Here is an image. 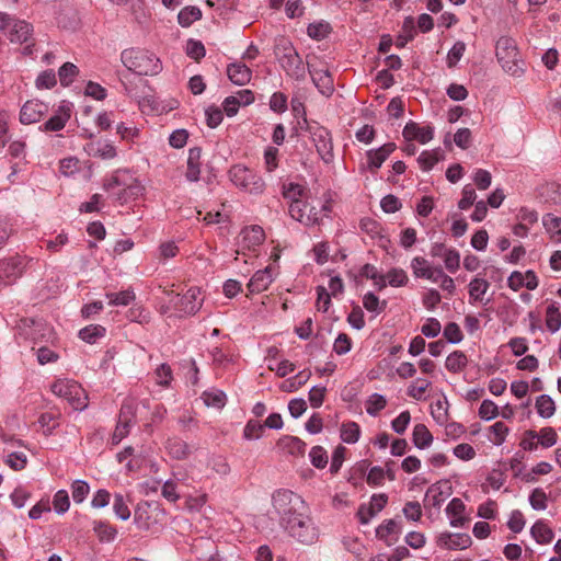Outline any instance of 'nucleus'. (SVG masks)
Wrapping results in <instances>:
<instances>
[{
  "label": "nucleus",
  "instance_id": "nucleus-29",
  "mask_svg": "<svg viewBox=\"0 0 561 561\" xmlns=\"http://www.w3.org/2000/svg\"><path fill=\"white\" fill-rule=\"evenodd\" d=\"M202 16V10L198 7L187 5L180 10L178 14V23L182 27H190L194 22L199 21Z\"/></svg>",
  "mask_w": 561,
  "mask_h": 561
},
{
  "label": "nucleus",
  "instance_id": "nucleus-22",
  "mask_svg": "<svg viewBox=\"0 0 561 561\" xmlns=\"http://www.w3.org/2000/svg\"><path fill=\"white\" fill-rule=\"evenodd\" d=\"M411 268L413 271V275L416 278L436 280L435 275L437 274L440 267H433L426 259L422 256H415L411 261Z\"/></svg>",
  "mask_w": 561,
  "mask_h": 561
},
{
  "label": "nucleus",
  "instance_id": "nucleus-33",
  "mask_svg": "<svg viewBox=\"0 0 561 561\" xmlns=\"http://www.w3.org/2000/svg\"><path fill=\"white\" fill-rule=\"evenodd\" d=\"M468 364V358L466 354L461 351H455L449 354L446 358L445 366L446 369L450 373H460L465 369Z\"/></svg>",
  "mask_w": 561,
  "mask_h": 561
},
{
  "label": "nucleus",
  "instance_id": "nucleus-12",
  "mask_svg": "<svg viewBox=\"0 0 561 561\" xmlns=\"http://www.w3.org/2000/svg\"><path fill=\"white\" fill-rule=\"evenodd\" d=\"M397 146L394 142H387L379 147L378 149L368 150L366 152L367 158V170L376 174L380 169L382 163L388 159V157L396 150Z\"/></svg>",
  "mask_w": 561,
  "mask_h": 561
},
{
  "label": "nucleus",
  "instance_id": "nucleus-27",
  "mask_svg": "<svg viewBox=\"0 0 561 561\" xmlns=\"http://www.w3.org/2000/svg\"><path fill=\"white\" fill-rule=\"evenodd\" d=\"M201 157L202 150L199 148L195 147L188 150L187 169L185 172V176L191 182H196L199 180L202 164Z\"/></svg>",
  "mask_w": 561,
  "mask_h": 561
},
{
  "label": "nucleus",
  "instance_id": "nucleus-16",
  "mask_svg": "<svg viewBox=\"0 0 561 561\" xmlns=\"http://www.w3.org/2000/svg\"><path fill=\"white\" fill-rule=\"evenodd\" d=\"M199 296L201 291L198 288H190L181 298H179L175 306L187 314H194L202 306L203 299Z\"/></svg>",
  "mask_w": 561,
  "mask_h": 561
},
{
  "label": "nucleus",
  "instance_id": "nucleus-18",
  "mask_svg": "<svg viewBox=\"0 0 561 561\" xmlns=\"http://www.w3.org/2000/svg\"><path fill=\"white\" fill-rule=\"evenodd\" d=\"M121 184H125V182H123L119 176H114L112 181L106 185V187L112 188L114 186H119ZM142 191L144 186L139 183V181L131 179V182L128 184L126 183V187L118 195V199L122 201V203H125L128 199H135L142 194Z\"/></svg>",
  "mask_w": 561,
  "mask_h": 561
},
{
  "label": "nucleus",
  "instance_id": "nucleus-61",
  "mask_svg": "<svg viewBox=\"0 0 561 561\" xmlns=\"http://www.w3.org/2000/svg\"><path fill=\"white\" fill-rule=\"evenodd\" d=\"M465 50L466 44L463 42L458 41L454 44V46L451 47L447 55V65L449 68H453L457 65V62L463 56Z\"/></svg>",
  "mask_w": 561,
  "mask_h": 561
},
{
  "label": "nucleus",
  "instance_id": "nucleus-31",
  "mask_svg": "<svg viewBox=\"0 0 561 561\" xmlns=\"http://www.w3.org/2000/svg\"><path fill=\"white\" fill-rule=\"evenodd\" d=\"M284 423H247L243 430V436L245 439H257L263 435L264 427L280 430Z\"/></svg>",
  "mask_w": 561,
  "mask_h": 561
},
{
  "label": "nucleus",
  "instance_id": "nucleus-53",
  "mask_svg": "<svg viewBox=\"0 0 561 561\" xmlns=\"http://www.w3.org/2000/svg\"><path fill=\"white\" fill-rule=\"evenodd\" d=\"M359 437V427L357 423H342L341 438L343 442L352 444Z\"/></svg>",
  "mask_w": 561,
  "mask_h": 561
},
{
  "label": "nucleus",
  "instance_id": "nucleus-60",
  "mask_svg": "<svg viewBox=\"0 0 561 561\" xmlns=\"http://www.w3.org/2000/svg\"><path fill=\"white\" fill-rule=\"evenodd\" d=\"M407 519L419 522L422 517V506L416 501L407 502L402 510Z\"/></svg>",
  "mask_w": 561,
  "mask_h": 561
},
{
  "label": "nucleus",
  "instance_id": "nucleus-11",
  "mask_svg": "<svg viewBox=\"0 0 561 561\" xmlns=\"http://www.w3.org/2000/svg\"><path fill=\"white\" fill-rule=\"evenodd\" d=\"M472 539L468 534L440 533L436 537V545L447 550H463L471 546Z\"/></svg>",
  "mask_w": 561,
  "mask_h": 561
},
{
  "label": "nucleus",
  "instance_id": "nucleus-24",
  "mask_svg": "<svg viewBox=\"0 0 561 561\" xmlns=\"http://www.w3.org/2000/svg\"><path fill=\"white\" fill-rule=\"evenodd\" d=\"M227 75L234 84L244 85L250 82L252 71L242 62H233L227 67Z\"/></svg>",
  "mask_w": 561,
  "mask_h": 561
},
{
  "label": "nucleus",
  "instance_id": "nucleus-30",
  "mask_svg": "<svg viewBox=\"0 0 561 561\" xmlns=\"http://www.w3.org/2000/svg\"><path fill=\"white\" fill-rule=\"evenodd\" d=\"M432 382L425 378H416L407 389V394L415 400H424Z\"/></svg>",
  "mask_w": 561,
  "mask_h": 561
},
{
  "label": "nucleus",
  "instance_id": "nucleus-20",
  "mask_svg": "<svg viewBox=\"0 0 561 561\" xmlns=\"http://www.w3.org/2000/svg\"><path fill=\"white\" fill-rule=\"evenodd\" d=\"M309 73L319 91L329 96L334 91L333 79L327 69H312L309 68Z\"/></svg>",
  "mask_w": 561,
  "mask_h": 561
},
{
  "label": "nucleus",
  "instance_id": "nucleus-2",
  "mask_svg": "<svg viewBox=\"0 0 561 561\" xmlns=\"http://www.w3.org/2000/svg\"><path fill=\"white\" fill-rule=\"evenodd\" d=\"M274 54L287 76L296 80L305 79L306 70L302 59L287 37L279 36L275 39Z\"/></svg>",
  "mask_w": 561,
  "mask_h": 561
},
{
  "label": "nucleus",
  "instance_id": "nucleus-32",
  "mask_svg": "<svg viewBox=\"0 0 561 561\" xmlns=\"http://www.w3.org/2000/svg\"><path fill=\"white\" fill-rule=\"evenodd\" d=\"M400 533L399 524L393 519H388L376 529L378 538L386 540L388 543L397 540L396 537Z\"/></svg>",
  "mask_w": 561,
  "mask_h": 561
},
{
  "label": "nucleus",
  "instance_id": "nucleus-14",
  "mask_svg": "<svg viewBox=\"0 0 561 561\" xmlns=\"http://www.w3.org/2000/svg\"><path fill=\"white\" fill-rule=\"evenodd\" d=\"M23 263L18 256L0 261V283L10 284L22 275Z\"/></svg>",
  "mask_w": 561,
  "mask_h": 561
},
{
  "label": "nucleus",
  "instance_id": "nucleus-36",
  "mask_svg": "<svg viewBox=\"0 0 561 561\" xmlns=\"http://www.w3.org/2000/svg\"><path fill=\"white\" fill-rule=\"evenodd\" d=\"M531 535L538 543L546 545L553 539V531L543 522L539 520L531 527Z\"/></svg>",
  "mask_w": 561,
  "mask_h": 561
},
{
  "label": "nucleus",
  "instance_id": "nucleus-58",
  "mask_svg": "<svg viewBox=\"0 0 561 561\" xmlns=\"http://www.w3.org/2000/svg\"><path fill=\"white\" fill-rule=\"evenodd\" d=\"M489 430V439L495 445H501L508 433L505 423H494Z\"/></svg>",
  "mask_w": 561,
  "mask_h": 561
},
{
  "label": "nucleus",
  "instance_id": "nucleus-46",
  "mask_svg": "<svg viewBox=\"0 0 561 561\" xmlns=\"http://www.w3.org/2000/svg\"><path fill=\"white\" fill-rule=\"evenodd\" d=\"M105 334V328H103L102 325H94V324H91V325H88L83 329L80 330L79 332V336L80 339H82L83 341L88 342V343H94L96 341V339L103 336Z\"/></svg>",
  "mask_w": 561,
  "mask_h": 561
},
{
  "label": "nucleus",
  "instance_id": "nucleus-37",
  "mask_svg": "<svg viewBox=\"0 0 561 561\" xmlns=\"http://www.w3.org/2000/svg\"><path fill=\"white\" fill-rule=\"evenodd\" d=\"M202 399L204 400V403L207 407H211V408H215L218 410L222 409L227 401V397H226L225 392L221 390H217V389H214L210 391H205L202 394Z\"/></svg>",
  "mask_w": 561,
  "mask_h": 561
},
{
  "label": "nucleus",
  "instance_id": "nucleus-42",
  "mask_svg": "<svg viewBox=\"0 0 561 561\" xmlns=\"http://www.w3.org/2000/svg\"><path fill=\"white\" fill-rule=\"evenodd\" d=\"M106 297L112 306H128L135 300L136 295L131 289H127L119 293H108Z\"/></svg>",
  "mask_w": 561,
  "mask_h": 561
},
{
  "label": "nucleus",
  "instance_id": "nucleus-6",
  "mask_svg": "<svg viewBox=\"0 0 561 561\" xmlns=\"http://www.w3.org/2000/svg\"><path fill=\"white\" fill-rule=\"evenodd\" d=\"M194 468L206 479L216 476H226L230 471V467L225 457L219 455L202 454L196 458Z\"/></svg>",
  "mask_w": 561,
  "mask_h": 561
},
{
  "label": "nucleus",
  "instance_id": "nucleus-34",
  "mask_svg": "<svg viewBox=\"0 0 561 561\" xmlns=\"http://www.w3.org/2000/svg\"><path fill=\"white\" fill-rule=\"evenodd\" d=\"M165 448L169 455L175 459H184L190 454L187 444L180 438L168 439Z\"/></svg>",
  "mask_w": 561,
  "mask_h": 561
},
{
  "label": "nucleus",
  "instance_id": "nucleus-48",
  "mask_svg": "<svg viewBox=\"0 0 561 561\" xmlns=\"http://www.w3.org/2000/svg\"><path fill=\"white\" fill-rule=\"evenodd\" d=\"M388 284L392 287L405 286L409 282V277L402 268H391L386 274Z\"/></svg>",
  "mask_w": 561,
  "mask_h": 561
},
{
  "label": "nucleus",
  "instance_id": "nucleus-15",
  "mask_svg": "<svg viewBox=\"0 0 561 561\" xmlns=\"http://www.w3.org/2000/svg\"><path fill=\"white\" fill-rule=\"evenodd\" d=\"M450 495L448 482H437L432 484L425 493V502L435 508H439L443 502Z\"/></svg>",
  "mask_w": 561,
  "mask_h": 561
},
{
  "label": "nucleus",
  "instance_id": "nucleus-4",
  "mask_svg": "<svg viewBox=\"0 0 561 561\" xmlns=\"http://www.w3.org/2000/svg\"><path fill=\"white\" fill-rule=\"evenodd\" d=\"M50 389L54 394L66 400L76 411H82L88 407V394L76 380L58 379Z\"/></svg>",
  "mask_w": 561,
  "mask_h": 561
},
{
  "label": "nucleus",
  "instance_id": "nucleus-52",
  "mask_svg": "<svg viewBox=\"0 0 561 561\" xmlns=\"http://www.w3.org/2000/svg\"><path fill=\"white\" fill-rule=\"evenodd\" d=\"M438 161V150L423 151L417 159V162L423 171H430Z\"/></svg>",
  "mask_w": 561,
  "mask_h": 561
},
{
  "label": "nucleus",
  "instance_id": "nucleus-23",
  "mask_svg": "<svg viewBox=\"0 0 561 561\" xmlns=\"http://www.w3.org/2000/svg\"><path fill=\"white\" fill-rule=\"evenodd\" d=\"M465 510V503L458 497H454L448 503L446 513L450 517V526L462 527L468 522V518L463 515Z\"/></svg>",
  "mask_w": 561,
  "mask_h": 561
},
{
  "label": "nucleus",
  "instance_id": "nucleus-39",
  "mask_svg": "<svg viewBox=\"0 0 561 561\" xmlns=\"http://www.w3.org/2000/svg\"><path fill=\"white\" fill-rule=\"evenodd\" d=\"M386 405V398L379 393H373L365 402V409L370 416H377Z\"/></svg>",
  "mask_w": 561,
  "mask_h": 561
},
{
  "label": "nucleus",
  "instance_id": "nucleus-62",
  "mask_svg": "<svg viewBox=\"0 0 561 561\" xmlns=\"http://www.w3.org/2000/svg\"><path fill=\"white\" fill-rule=\"evenodd\" d=\"M264 165L266 172H273L278 167V149L275 147H267L264 151Z\"/></svg>",
  "mask_w": 561,
  "mask_h": 561
},
{
  "label": "nucleus",
  "instance_id": "nucleus-17",
  "mask_svg": "<svg viewBox=\"0 0 561 561\" xmlns=\"http://www.w3.org/2000/svg\"><path fill=\"white\" fill-rule=\"evenodd\" d=\"M313 140L316 142L317 151L322 160L325 163L331 162L333 159V147L330 133L325 128H318V130L313 133Z\"/></svg>",
  "mask_w": 561,
  "mask_h": 561
},
{
  "label": "nucleus",
  "instance_id": "nucleus-38",
  "mask_svg": "<svg viewBox=\"0 0 561 561\" xmlns=\"http://www.w3.org/2000/svg\"><path fill=\"white\" fill-rule=\"evenodd\" d=\"M490 284L488 280L474 277L469 284V297L473 301H481L483 295L489 289Z\"/></svg>",
  "mask_w": 561,
  "mask_h": 561
},
{
  "label": "nucleus",
  "instance_id": "nucleus-54",
  "mask_svg": "<svg viewBox=\"0 0 561 561\" xmlns=\"http://www.w3.org/2000/svg\"><path fill=\"white\" fill-rule=\"evenodd\" d=\"M53 506L57 514H64L69 510L70 501L66 490L56 492L53 499Z\"/></svg>",
  "mask_w": 561,
  "mask_h": 561
},
{
  "label": "nucleus",
  "instance_id": "nucleus-64",
  "mask_svg": "<svg viewBox=\"0 0 561 561\" xmlns=\"http://www.w3.org/2000/svg\"><path fill=\"white\" fill-rule=\"evenodd\" d=\"M127 318L130 321H135L140 324H144V323H149L150 313L142 306H136L128 310Z\"/></svg>",
  "mask_w": 561,
  "mask_h": 561
},
{
  "label": "nucleus",
  "instance_id": "nucleus-56",
  "mask_svg": "<svg viewBox=\"0 0 561 561\" xmlns=\"http://www.w3.org/2000/svg\"><path fill=\"white\" fill-rule=\"evenodd\" d=\"M113 510L114 513L118 518L122 520H127L130 517V510L127 506L124 496L121 493H116L114 495V503H113Z\"/></svg>",
  "mask_w": 561,
  "mask_h": 561
},
{
  "label": "nucleus",
  "instance_id": "nucleus-8",
  "mask_svg": "<svg viewBox=\"0 0 561 561\" xmlns=\"http://www.w3.org/2000/svg\"><path fill=\"white\" fill-rule=\"evenodd\" d=\"M495 54L502 68L511 73L518 70V50L515 41L507 36H502L496 42Z\"/></svg>",
  "mask_w": 561,
  "mask_h": 561
},
{
  "label": "nucleus",
  "instance_id": "nucleus-59",
  "mask_svg": "<svg viewBox=\"0 0 561 561\" xmlns=\"http://www.w3.org/2000/svg\"><path fill=\"white\" fill-rule=\"evenodd\" d=\"M60 173L70 176L80 171V161L78 158H65L59 163Z\"/></svg>",
  "mask_w": 561,
  "mask_h": 561
},
{
  "label": "nucleus",
  "instance_id": "nucleus-50",
  "mask_svg": "<svg viewBox=\"0 0 561 561\" xmlns=\"http://www.w3.org/2000/svg\"><path fill=\"white\" fill-rule=\"evenodd\" d=\"M331 27L330 24L327 22H318V23H311L308 25L307 33L308 35L317 41H321L328 36L330 33Z\"/></svg>",
  "mask_w": 561,
  "mask_h": 561
},
{
  "label": "nucleus",
  "instance_id": "nucleus-49",
  "mask_svg": "<svg viewBox=\"0 0 561 561\" xmlns=\"http://www.w3.org/2000/svg\"><path fill=\"white\" fill-rule=\"evenodd\" d=\"M363 306L370 312L380 313L386 309L387 301H380L375 294L367 293L363 298Z\"/></svg>",
  "mask_w": 561,
  "mask_h": 561
},
{
  "label": "nucleus",
  "instance_id": "nucleus-51",
  "mask_svg": "<svg viewBox=\"0 0 561 561\" xmlns=\"http://www.w3.org/2000/svg\"><path fill=\"white\" fill-rule=\"evenodd\" d=\"M156 382L161 387H169L173 380L172 369L168 364H161L154 370Z\"/></svg>",
  "mask_w": 561,
  "mask_h": 561
},
{
  "label": "nucleus",
  "instance_id": "nucleus-13",
  "mask_svg": "<svg viewBox=\"0 0 561 561\" xmlns=\"http://www.w3.org/2000/svg\"><path fill=\"white\" fill-rule=\"evenodd\" d=\"M402 136L407 141L416 140L424 145L433 139L434 129L431 126L421 127L417 123L411 121L404 126Z\"/></svg>",
  "mask_w": 561,
  "mask_h": 561
},
{
  "label": "nucleus",
  "instance_id": "nucleus-19",
  "mask_svg": "<svg viewBox=\"0 0 561 561\" xmlns=\"http://www.w3.org/2000/svg\"><path fill=\"white\" fill-rule=\"evenodd\" d=\"M273 268L271 266L257 271L250 279L248 289L251 294H260L268 288L273 282Z\"/></svg>",
  "mask_w": 561,
  "mask_h": 561
},
{
  "label": "nucleus",
  "instance_id": "nucleus-35",
  "mask_svg": "<svg viewBox=\"0 0 561 561\" xmlns=\"http://www.w3.org/2000/svg\"><path fill=\"white\" fill-rule=\"evenodd\" d=\"M307 190L297 183H289L283 186V196L290 203L302 202V198H307Z\"/></svg>",
  "mask_w": 561,
  "mask_h": 561
},
{
  "label": "nucleus",
  "instance_id": "nucleus-3",
  "mask_svg": "<svg viewBox=\"0 0 561 561\" xmlns=\"http://www.w3.org/2000/svg\"><path fill=\"white\" fill-rule=\"evenodd\" d=\"M123 65L139 76H154L161 70L159 58L153 53L139 48L124 49L121 54Z\"/></svg>",
  "mask_w": 561,
  "mask_h": 561
},
{
  "label": "nucleus",
  "instance_id": "nucleus-63",
  "mask_svg": "<svg viewBox=\"0 0 561 561\" xmlns=\"http://www.w3.org/2000/svg\"><path fill=\"white\" fill-rule=\"evenodd\" d=\"M499 414L497 405L491 400H484L479 409V415L484 421H491Z\"/></svg>",
  "mask_w": 561,
  "mask_h": 561
},
{
  "label": "nucleus",
  "instance_id": "nucleus-28",
  "mask_svg": "<svg viewBox=\"0 0 561 561\" xmlns=\"http://www.w3.org/2000/svg\"><path fill=\"white\" fill-rule=\"evenodd\" d=\"M242 241L249 249L255 248L265 240V232L261 226H251L242 230Z\"/></svg>",
  "mask_w": 561,
  "mask_h": 561
},
{
  "label": "nucleus",
  "instance_id": "nucleus-40",
  "mask_svg": "<svg viewBox=\"0 0 561 561\" xmlns=\"http://www.w3.org/2000/svg\"><path fill=\"white\" fill-rule=\"evenodd\" d=\"M79 69L72 62H65L58 71L60 84L64 87L70 85L75 78L78 76Z\"/></svg>",
  "mask_w": 561,
  "mask_h": 561
},
{
  "label": "nucleus",
  "instance_id": "nucleus-1",
  "mask_svg": "<svg viewBox=\"0 0 561 561\" xmlns=\"http://www.w3.org/2000/svg\"><path fill=\"white\" fill-rule=\"evenodd\" d=\"M272 519L291 538L301 543H312L317 539L310 508L305 499L288 489H278L272 494Z\"/></svg>",
  "mask_w": 561,
  "mask_h": 561
},
{
  "label": "nucleus",
  "instance_id": "nucleus-9",
  "mask_svg": "<svg viewBox=\"0 0 561 561\" xmlns=\"http://www.w3.org/2000/svg\"><path fill=\"white\" fill-rule=\"evenodd\" d=\"M0 31L4 32L12 43H26L32 34V26L25 21L14 20L0 12Z\"/></svg>",
  "mask_w": 561,
  "mask_h": 561
},
{
  "label": "nucleus",
  "instance_id": "nucleus-7",
  "mask_svg": "<svg viewBox=\"0 0 561 561\" xmlns=\"http://www.w3.org/2000/svg\"><path fill=\"white\" fill-rule=\"evenodd\" d=\"M165 516L164 511L156 502H140L135 508L134 519L141 529H151L160 524Z\"/></svg>",
  "mask_w": 561,
  "mask_h": 561
},
{
  "label": "nucleus",
  "instance_id": "nucleus-5",
  "mask_svg": "<svg viewBox=\"0 0 561 561\" xmlns=\"http://www.w3.org/2000/svg\"><path fill=\"white\" fill-rule=\"evenodd\" d=\"M229 178L237 187L253 195L262 194L266 186L260 174L242 164L232 165Z\"/></svg>",
  "mask_w": 561,
  "mask_h": 561
},
{
  "label": "nucleus",
  "instance_id": "nucleus-41",
  "mask_svg": "<svg viewBox=\"0 0 561 561\" xmlns=\"http://www.w3.org/2000/svg\"><path fill=\"white\" fill-rule=\"evenodd\" d=\"M432 434L423 423H419L413 431V442L416 447L425 448L432 443Z\"/></svg>",
  "mask_w": 561,
  "mask_h": 561
},
{
  "label": "nucleus",
  "instance_id": "nucleus-10",
  "mask_svg": "<svg viewBox=\"0 0 561 561\" xmlns=\"http://www.w3.org/2000/svg\"><path fill=\"white\" fill-rule=\"evenodd\" d=\"M48 105L39 100L26 101L20 111V122L30 125L39 122L47 113Z\"/></svg>",
  "mask_w": 561,
  "mask_h": 561
},
{
  "label": "nucleus",
  "instance_id": "nucleus-43",
  "mask_svg": "<svg viewBox=\"0 0 561 561\" xmlns=\"http://www.w3.org/2000/svg\"><path fill=\"white\" fill-rule=\"evenodd\" d=\"M536 408L539 415L545 419L552 416L556 410L553 400L547 394L537 398Z\"/></svg>",
  "mask_w": 561,
  "mask_h": 561
},
{
  "label": "nucleus",
  "instance_id": "nucleus-47",
  "mask_svg": "<svg viewBox=\"0 0 561 561\" xmlns=\"http://www.w3.org/2000/svg\"><path fill=\"white\" fill-rule=\"evenodd\" d=\"M93 529L98 535L99 539L102 541H111L116 536V529L112 527L110 524L102 520L94 522Z\"/></svg>",
  "mask_w": 561,
  "mask_h": 561
},
{
  "label": "nucleus",
  "instance_id": "nucleus-44",
  "mask_svg": "<svg viewBox=\"0 0 561 561\" xmlns=\"http://www.w3.org/2000/svg\"><path fill=\"white\" fill-rule=\"evenodd\" d=\"M546 325L551 332H557L561 328V313L554 305H550L547 308Z\"/></svg>",
  "mask_w": 561,
  "mask_h": 561
},
{
  "label": "nucleus",
  "instance_id": "nucleus-57",
  "mask_svg": "<svg viewBox=\"0 0 561 561\" xmlns=\"http://www.w3.org/2000/svg\"><path fill=\"white\" fill-rule=\"evenodd\" d=\"M186 54L195 61H199L203 57H205L206 50L201 41L191 38L186 43Z\"/></svg>",
  "mask_w": 561,
  "mask_h": 561
},
{
  "label": "nucleus",
  "instance_id": "nucleus-25",
  "mask_svg": "<svg viewBox=\"0 0 561 561\" xmlns=\"http://www.w3.org/2000/svg\"><path fill=\"white\" fill-rule=\"evenodd\" d=\"M87 151L90 156L103 160H111L116 157V148L106 140L90 142L87 147Z\"/></svg>",
  "mask_w": 561,
  "mask_h": 561
},
{
  "label": "nucleus",
  "instance_id": "nucleus-45",
  "mask_svg": "<svg viewBox=\"0 0 561 561\" xmlns=\"http://www.w3.org/2000/svg\"><path fill=\"white\" fill-rule=\"evenodd\" d=\"M309 458H310L312 466L318 469L325 468L328 465V460H329L325 449L321 446H313L310 449Z\"/></svg>",
  "mask_w": 561,
  "mask_h": 561
},
{
  "label": "nucleus",
  "instance_id": "nucleus-21",
  "mask_svg": "<svg viewBox=\"0 0 561 561\" xmlns=\"http://www.w3.org/2000/svg\"><path fill=\"white\" fill-rule=\"evenodd\" d=\"M306 207L307 203L305 201L289 203L288 213L293 219L306 226H312L318 224L319 218L317 217V214H312L311 211L309 214H306Z\"/></svg>",
  "mask_w": 561,
  "mask_h": 561
},
{
  "label": "nucleus",
  "instance_id": "nucleus-26",
  "mask_svg": "<svg viewBox=\"0 0 561 561\" xmlns=\"http://www.w3.org/2000/svg\"><path fill=\"white\" fill-rule=\"evenodd\" d=\"M277 448L284 454L300 456L305 453L306 444L298 437L283 436L277 442Z\"/></svg>",
  "mask_w": 561,
  "mask_h": 561
},
{
  "label": "nucleus",
  "instance_id": "nucleus-55",
  "mask_svg": "<svg viewBox=\"0 0 561 561\" xmlns=\"http://www.w3.org/2000/svg\"><path fill=\"white\" fill-rule=\"evenodd\" d=\"M72 499L77 504L82 503L90 492L89 484L83 480H76L71 485Z\"/></svg>",
  "mask_w": 561,
  "mask_h": 561
}]
</instances>
